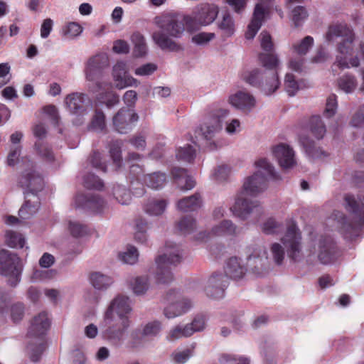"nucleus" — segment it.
I'll return each instance as SVG.
<instances>
[{"label": "nucleus", "mask_w": 364, "mask_h": 364, "mask_svg": "<svg viewBox=\"0 0 364 364\" xmlns=\"http://www.w3.org/2000/svg\"><path fill=\"white\" fill-rule=\"evenodd\" d=\"M108 65L109 60L106 54L100 53L90 57L86 62L85 67L87 80L97 82L102 75V70Z\"/></svg>", "instance_id": "4468645a"}, {"label": "nucleus", "mask_w": 364, "mask_h": 364, "mask_svg": "<svg viewBox=\"0 0 364 364\" xmlns=\"http://www.w3.org/2000/svg\"><path fill=\"white\" fill-rule=\"evenodd\" d=\"M258 170L251 176L245 178L242 189L237 193L230 211L237 218L246 220L250 216L257 219L262 213V208L257 201H250L247 196H256L267 186L270 181L279 180L274 167L266 159H260L255 162Z\"/></svg>", "instance_id": "f257e3e1"}, {"label": "nucleus", "mask_w": 364, "mask_h": 364, "mask_svg": "<svg viewBox=\"0 0 364 364\" xmlns=\"http://www.w3.org/2000/svg\"><path fill=\"white\" fill-rule=\"evenodd\" d=\"M228 102L234 107L244 112H250L256 105L254 96L244 91H237L230 95Z\"/></svg>", "instance_id": "aec40b11"}, {"label": "nucleus", "mask_w": 364, "mask_h": 364, "mask_svg": "<svg viewBox=\"0 0 364 364\" xmlns=\"http://www.w3.org/2000/svg\"><path fill=\"white\" fill-rule=\"evenodd\" d=\"M266 14V7L262 2L256 4L252 18L248 25L247 30L245 33L247 39H252L257 34L259 29L261 28L262 23L264 20Z\"/></svg>", "instance_id": "412c9836"}, {"label": "nucleus", "mask_w": 364, "mask_h": 364, "mask_svg": "<svg viewBox=\"0 0 364 364\" xmlns=\"http://www.w3.org/2000/svg\"><path fill=\"white\" fill-rule=\"evenodd\" d=\"M49 327L50 320L46 312L40 313L31 321L28 336L34 339L35 343L29 344L28 348L32 351L31 359L34 362L39 360L46 349L45 335Z\"/></svg>", "instance_id": "6e6552de"}, {"label": "nucleus", "mask_w": 364, "mask_h": 364, "mask_svg": "<svg viewBox=\"0 0 364 364\" xmlns=\"http://www.w3.org/2000/svg\"><path fill=\"white\" fill-rule=\"evenodd\" d=\"M228 114L229 111L225 109L213 111L196 130V134L204 136L219 134L223 129V121Z\"/></svg>", "instance_id": "9b49d317"}, {"label": "nucleus", "mask_w": 364, "mask_h": 364, "mask_svg": "<svg viewBox=\"0 0 364 364\" xmlns=\"http://www.w3.org/2000/svg\"><path fill=\"white\" fill-rule=\"evenodd\" d=\"M132 309L127 296H117L105 313L102 326L103 336L114 344L119 343L130 324L128 314Z\"/></svg>", "instance_id": "f03ea898"}, {"label": "nucleus", "mask_w": 364, "mask_h": 364, "mask_svg": "<svg viewBox=\"0 0 364 364\" xmlns=\"http://www.w3.org/2000/svg\"><path fill=\"white\" fill-rule=\"evenodd\" d=\"M166 201L164 199H151L146 205L145 211L152 215L161 214L166 209Z\"/></svg>", "instance_id": "4c0bfd02"}, {"label": "nucleus", "mask_w": 364, "mask_h": 364, "mask_svg": "<svg viewBox=\"0 0 364 364\" xmlns=\"http://www.w3.org/2000/svg\"><path fill=\"white\" fill-rule=\"evenodd\" d=\"M133 291L136 294H144L148 289L147 278L144 277H136L131 283Z\"/></svg>", "instance_id": "4d7b16f0"}, {"label": "nucleus", "mask_w": 364, "mask_h": 364, "mask_svg": "<svg viewBox=\"0 0 364 364\" xmlns=\"http://www.w3.org/2000/svg\"><path fill=\"white\" fill-rule=\"evenodd\" d=\"M196 141H192L198 150L203 152L210 151L217 149L220 146L217 138H196Z\"/></svg>", "instance_id": "f704fd0d"}, {"label": "nucleus", "mask_w": 364, "mask_h": 364, "mask_svg": "<svg viewBox=\"0 0 364 364\" xmlns=\"http://www.w3.org/2000/svg\"><path fill=\"white\" fill-rule=\"evenodd\" d=\"M68 228L70 234L75 237L83 236L87 232V227L77 221H70Z\"/></svg>", "instance_id": "bf43d9fd"}, {"label": "nucleus", "mask_w": 364, "mask_h": 364, "mask_svg": "<svg viewBox=\"0 0 364 364\" xmlns=\"http://www.w3.org/2000/svg\"><path fill=\"white\" fill-rule=\"evenodd\" d=\"M218 27L224 38L232 36L235 31V22L230 13L225 12L218 22Z\"/></svg>", "instance_id": "bb28decb"}, {"label": "nucleus", "mask_w": 364, "mask_h": 364, "mask_svg": "<svg viewBox=\"0 0 364 364\" xmlns=\"http://www.w3.org/2000/svg\"><path fill=\"white\" fill-rule=\"evenodd\" d=\"M90 281L97 289H105L109 287L113 280L111 277L100 272H93L90 276Z\"/></svg>", "instance_id": "7c9ffc66"}, {"label": "nucleus", "mask_w": 364, "mask_h": 364, "mask_svg": "<svg viewBox=\"0 0 364 364\" xmlns=\"http://www.w3.org/2000/svg\"><path fill=\"white\" fill-rule=\"evenodd\" d=\"M196 227V220L191 217L182 218L176 225V231L181 235L191 233Z\"/></svg>", "instance_id": "c9c22d12"}, {"label": "nucleus", "mask_w": 364, "mask_h": 364, "mask_svg": "<svg viewBox=\"0 0 364 364\" xmlns=\"http://www.w3.org/2000/svg\"><path fill=\"white\" fill-rule=\"evenodd\" d=\"M205 318L202 315L197 316L191 324H188L183 328L178 326L172 329L168 335V339L174 340L181 337L190 336L196 331H202L205 328Z\"/></svg>", "instance_id": "dca6fc26"}, {"label": "nucleus", "mask_w": 364, "mask_h": 364, "mask_svg": "<svg viewBox=\"0 0 364 364\" xmlns=\"http://www.w3.org/2000/svg\"><path fill=\"white\" fill-rule=\"evenodd\" d=\"M18 183L26 190L24 192L26 200L18 211L21 222L25 223L26 220L33 215L39 208L40 202L36 193L43 188V180L31 168L22 174Z\"/></svg>", "instance_id": "39448f33"}, {"label": "nucleus", "mask_w": 364, "mask_h": 364, "mask_svg": "<svg viewBox=\"0 0 364 364\" xmlns=\"http://www.w3.org/2000/svg\"><path fill=\"white\" fill-rule=\"evenodd\" d=\"M351 31L352 30L346 25H332L328 27L325 38L327 41L331 42L338 37L343 38L347 36V33L348 34V32Z\"/></svg>", "instance_id": "c756f323"}, {"label": "nucleus", "mask_w": 364, "mask_h": 364, "mask_svg": "<svg viewBox=\"0 0 364 364\" xmlns=\"http://www.w3.org/2000/svg\"><path fill=\"white\" fill-rule=\"evenodd\" d=\"M196 156V150L193 145L188 144L187 145L178 149L176 152V158L179 161L187 163H192Z\"/></svg>", "instance_id": "e433bc0d"}, {"label": "nucleus", "mask_w": 364, "mask_h": 364, "mask_svg": "<svg viewBox=\"0 0 364 364\" xmlns=\"http://www.w3.org/2000/svg\"><path fill=\"white\" fill-rule=\"evenodd\" d=\"M292 21L294 23L295 26H300L302 22L308 16L307 11L306 9L303 6H296L292 10Z\"/></svg>", "instance_id": "13d9d810"}, {"label": "nucleus", "mask_w": 364, "mask_h": 364, "mask_svg": "<svg viewBox=\"0 0 364 364\" xmlns=\"http://www.w3.org/2000/svg\"><path fill=\"white\" fill-rule=\"evenodd\" d=\"M280 84L277 70L265 71L262 74L259 89L265 95H271L279 89Z\"/></svg>", "instance_id": "5701e85b"}, {"label": "nucleus", "mask_w": 364, "mask_h": 364, "mask_svg": "<svg viewBox=\"0 0 364 364\" xmlns=\"http://www.w3.org/2000/svg\"><path fill=\"white\" fill-rule=\"evenodd\" d=\"M144 181L153 189L161 188L166 181V176L162 173H154L144 176Z\"/></svg>", "instance_id": "72a5a7b5"}, {"label": "nucleus", "mask_w": 364, "mask_h": 364, "mask_svg": "<svg viewBox=\"0 0 364 364\" xmlns=\"http://www.w3.org/2000/svg\"><path fill=\"white\" fill-rule=\"evenodd\" d=\"M113 195L116 200L123 205L129 203L131 200L129 191L119 185L113 187Z\"/></svg>", "instance_id": "de8ad7c7"}, {"label": "nucleus", "mask_w": 364, "mask_h": 364, "mask_svg": "<svg viewBox=\"0 0 364 364\" xmlns=\"http://www.w3.org/2000/svg\"><path fill=\"white\" fill-rule=\"evenodd\" d=\"M225 276L222 274L215 273L208 279V284L205 289L208 296L213 299H220L224 295V289L226 287V277L233 279L242 278L245 272L246 267L240 264V259L237 257H230L225 267Z\"/></svg>", "instance_id": "423d86ee"}, {"label": "nucleus", "mask_w": 364, "mask_h": 364, "mask_svg": "<svg viewBox=\"0 0 364 364\" xmlns=\"http://www.w3.org/2000/svg\"><path fill=\"white\" fill-rule=\"evenodd\" d=\"M132 42L134 45V53L136 56L141 57L147 52V46L144 36L139 32H135L131 37Z\"/></svg>", "instance_id": "473e14b6"}, {"label": "nucleus", "mask_w": 364, "mask_h": 364, "mask_svg": "<svg viewBox=\"0 0 364 364\" xmlns=\"http://www.w3.org/2000/svg\"><path fill=\"white\" fill-rule=\"evenodd\" d=\"M6 243L8 246L14 248H22L25 245L23 236L14 231H7L5 235Z\"/></svg>", "instance_id": "a19ab883"}, {"label": "nucleus", "mask_w": 364, "mask_h": 364, "mask_svg": "<svg viewBox=\"0 0 364 364\" xmlns=\"http://www.w3.org/2000/svg\"><path fill=\"white\" fill-rule=\"evenodd\" d=\"M282 227L277 223L273 218L268 219L263 225L262 230L266 234H277Z\"/></svg>", "instance_id": "e2e57ef3"}, {"label": "nucleus", "mask_w": 364, "mask_h": 364, "mask_svg": "<svg viewBox=\"0 0 364 364\" xmlns=\"http://www.w3.org/2000/svg\"><path fill=\"white\" fill-rule=\"evenodd\" d=\"M218 7L213 4H201L198 6L193 13V17L185 18L187 29L194 31L201 26H205L212 23L218 15Z\"/></svg>", "instance_id": "9d476101"}, {"label": "nucleus", "mask_w": 364, "mask_h": 364, "mask_svg": "<svg viewBox=\"0 0 364 364\" xmlns=\"http://www.w3.org/2000/svg\"><path fill=\"white\" fill-rule=\"evenodd\" d=\"M314 45V38L307 36L301 41L292 45L293 51L299 55H306Z\"/></svg>", "instance_id": "ea45409f"}, {"label": "nucleus", "mask_w": 364, "mask_h": 364, "mask_svg": "<svg viewBox=\"0 0 364 364\" xmlns=\"http://www.w3.org/2000/svg\"><path fill=\"white\" fill-rule=\"evenodd\" d=\"M166 299L170 304L164 309V314L168 318H175L186 313L191 307V301L181 296L175 290L167 293Z\"/></svg>", "instance_id": "ddd939ff"}, {"label": "nucleus", "mask_w": 364, "mask_h": 364, "mask_svg": "<svg viewBox=\"0 0 364 364\" xmlns=\"http://www.w3.org/2000/svg\"><path fill=\"white\" fill-rule=\"evenodd\" d=\"M44 112L48 114L57 126V134H65L63 128L60 127V117L55 106L50 105L43 107Z\"/></svg>", "instance_id": "a18cd8bd"}, {"label": "nucleus", "mask_w": 364, "mask_h": 364, "mask_svg": "<svg viewBox=\"0 0 364 364\" xmlns=\"http://www.w3.org/2000/svg\"><path fill=\"white\" fill-rule=\"evenodd\" d=\"M338 85L345 92L350 93L356 88L358 82L354 76L346 75L338 79Z\"/></svg>", "instance_id": "79ce46f5"}, {"label": "nucleus", "mask_w": 364, "mask_h": 364, "mask_svg": "<svg viewBox=\"0 0 364 364\" xmlns=\"http://www.w3.org/2000/svg\"><path fill=\"white\" fill-rule=\"evenodd\" d=\"M301 238L300 232L295 223H290L281 240L286 248L287 255L294 261H299L301 257Z\"/></svg>", "instance_id": "f8f14e48"}, {"label": "nucleus", "mask_w": 364, "mask_h": 364, "mask_svg": "<svg viewBox=\"0 0 364 364\" xmlns=\"http://www.w3.org/2000/svg\"><path fill=\"white\" fill-rule=\"evenodd\" d=\"M301 139V143L304 145L306 154L311 157L317 156L319 150L315 146L314 144L310 141V138L304 137Z\"/></svg>", "instance_id": "774afa93"}, {"label": "nucleus", "mask_w": 364, "mask_h": 364, "mask_svg": "<svg viewBox=\"0 0 364 364\" xmlns=\"http://www.w3.org/2000/svg\"><path fill=\"white\" fill-rule=\"evenodd\" d=\"M230 169L226 165L218 166L213 174V178L218 183L226 181L230 175Z\"/></svg>", "instance_id": "680f3d73"}, {"label": "nucleus", "mask_w": 364, "mask_h": 364, "mask_svg": "<svg viewBox=\"0 0 364 364\" xmlns=\"http://www.w3.org/2000/svg\"><path fill=\"white\" fill-rule=\"evenodd\" d=\"M161 331V323L158 321L148 323L143 329V336H154Z\"/></svg>", "instance_id": "69168bd1"}, {"label": "nucleus", "mask_w": 364, "mask_h": 364, "mask_svg": "<svg viewBox=\"0 0 364 364\" xmlns=\"http://www.w3.org/2000/svg\"><path fill=\"white\" fill-rule=\"evenodd\" d=\"M215 38L214 33L201 32L192 37V41L198 45H203L208 43Z\"/></svg>", "instance_id": "338daca9"}, {"label": "nucleus", "mask_w": 364, "mask_h": 364, "mask_svg": "<svg viewBox=\"0 0 364 364\" xmlns=\"http://www.w3.org/2000/svg\"><path fill=\"white\" fill-rule=\"evenodd\" d=\"M171 174L175 183L181 190H191L196 185L195 181L184 168L175 167L172 169Z\"/></svg>", "instance_id": "393cba45"}, {"label": "nucleus", "mask_w": 364, "mask_h": 364, "mask_svg": "<svg viewBox=\"0 0 364 364\" xmlns=\"http://www.w3.org/2000/svg\"><path fill=\"white\" fill-rule=\"evenodd\" d=\"M202 205V199L198 193L181 199L177 203L178 210L183 212L198 210Z\"/></svg>", "instance_id": "a878e982"}, {"label": "nucleus", "mask_w": 364, "mask_h": 364, "mask_svg": "<svg viewBox=\"0 0 364 364\" xmlns=\"http://www.w3.org/2000/svg\"><path fill=\"white\" fill-rule=\"evenodd\" d=\"M336 245L331 237H325L320 241L318 259L323 264H329L336 259Z\"/></svg>", "instance_id": "4be33fe9"}, {"label": "nucleus", "mask_w": 364, "mask_h": 364, "mask_svg": "<svg viewBox=\"0 0 364 364\" xmlns=\"http://www.w3.org/2000/svg\"><path fill=\"white\" fill-rule=\"evenodd\" d=\"M106 117L105 113L102 110L96 109L90 124L87 126L88 130L96 132H102L106 129Z\"/></svg>", "instance_id": "c85d7f7f"}, {"label": "nucleus", "mask_w": 364, "mask_h": 364, "mask_svg": "<svg viewBox=\"0 0 364 364\" xmlns=\"http://www.w3.org/2000/svg\"><path fill=\"white\" fill-rule=\"evenodd\" d=\"M147 223L141 218L137 219L135 224L134 238L139 242H144L146 240V230Z\"/></svg>", "instance_id": "603ef678"}, {"label": "nucleus", "mask_w": 364, "mask_h": 364, "mask_svg": "<svg viewBox=\"0 0 364 364\" xmlns=\"http://www.w3.org/2000/svg\"><path fill=\"white\" fill-rule=\"evenodd\" d=\"M242 80L254 87L260 86V70L257 68L245 72L242 75Z\"/></svg>", "instance_id": "09e8293b"}, {"label": "nucleus", "mask_w": 364, "mask_h": 364, "mask_svg": "<svg viewBox=\"0 0 364 364\" xmlns=\"http://www.w3.org/2000/svg\"><path fill=\"white\" fill-rule=\"evenodd\" d=\"M261 48L265 52H272L274 50V43L271 35L263 31L259 36Z\"/></svg>", "instance_id": "5fc2aeb1"}, {"label": "nucleus", "mask_w": 364, "mask_h": 364, "mask_svg": "<svg viewBox=\"0 0 364 364\" xmlns=\"http://www.w3.org/2000/svg\"><path fill=\"white\" fill-rule=\"evenodd\" d=\"M236 226L229 220H224L215 225L209 233L212 236L232 235L236 233Z\"/></svg>", "instance_id": "cd10ccee"}, {"label": "nucleus", "mask_w": 364, "mask_h": 364, "mask_svg": "<svg viewBox=\"0 0 364 364\" xmlns=\"http://www.w3.org/2000/svg\"><path fill=\"white\" fill-rule=\"evenodd\" d=\"M138 115L133 110L121 109L112 118L114 129L121 134H127L132 129L133 123L138 120Z\"/></svg>", "instance_id": "2eb2a0df"}, {"label": "nucleus", "mask_w": 364, "mask_h": 364, "mask_svg": "<svg viewBox=\"0 0 364 364\" xmlns=\"http://www.w3.org/2000/svg\"><path fill=\"white\" fill-rule=\"evenodd\" d=\"M102 154L99 151H94L92 154L90 156V160L92 165L103 171L105 172L107 171V165L105 161L102 160Z\"/></svg>", "instance_id": "0e129e2a"}, {"label": "nucleus", "mask_w": 364, "mask_h": 364, "mask_svg": "<svg viewBox=\"0 0 364 364\" xmlns=\"http://www.w3.org/2000/svg\"><path fill=\"white\" fill-rule=\"evenodd\" d=\"M109 154L110 157L112 159V162L115 168L117 169L121 166L122 156H121V149L118 142L112 144L109 146Z\"/></svg>", "instance_id": "6e6d98bb"}, {"label": "nucleus", "mask_w": 364, "mask_h": 364, "mask_svg": "<svg viewBox=\"0 0 364 364\" xmlns=\"http://www.w3.org/2000/svg\"><path fill=\"white\" fill-rule=\"evenodd\" d=\"M43 139V138H38V140L36 142V150L43 158L48 161H51L54 159L53 152L50 151V148L44 144Z\"/></svg>", "instance_id": "864d4df0"}, {"label": "nucleus", "mask_w": 364, "mask_h": 364, "mask_svg": "<svg viewBox=\"0 0 364 364\" xmlns=\"http://www.w3.org/2000/svg\"><path fill=\"white\" fill-rule=\"evenodd\" d=\"M180 247L167 242L159 255L156 257L155 278L158 283L166 284L173 279L172 267L181 261Z\"/></svg>", "instance_id": "0eeeda50"}, {"label": "nucleus", "mask_w": 364, "mask_h": 364, "mask_svg": "<svg viewBox=\"0 0 364 364\" xmlns=\"http://www.w3.org/2000/svg\"><path fill=\"white\" fill-rule=\"evenodd\" d=\"M75 205L93 213H100L105 207V201L96 195L77 194L75 198Z\"/></svg>", "instance_id": "a211bd4d"}, {"label": "nucleus", "mask_w": 364, "mask_h": 364, "mask_svg": "<svg viewBox=\"0 0 364 364\" xmlns=\"http://www.w3.org/2000/svg\"><path fill=\"white\" fill-rule=\"evenodd\" d=\"M139 254L137 250L133 246L127 247L124 252H120L119 259L124 263L132 264L138 259Z\"/></svg>", "instance_id": "49530a36"}, {"label": "nucleus", "mask_w": 364, "mask_h": 364, "mask_svg": "<svg viewBox=\"0 0 364 364\" xmlns=\"http://www.w3.org/2000/svg\"><path fill=\"white\" fill-rule=\"evenodd\" d=\"M309 129L311 133L323 136L326 133V126L320 116H312L309 119Z\"/></svg>", "instance_id": "37998d69"}, {"label": "nucleus", "mask_w": 364, "mask_h": 364, "mask_svg": "<svg viewBox=\"0 0 364 364\" xmlns=\"http://www.w3.org/2000/svg\"><path fill=\"white\" fill-rule=\"evenodd\" d=\"M23 264L17 255L6 250H0V274L9 278L11 286H16L21 279Z\"/></svg>", "instance_id": "1a4fd4ad"}, {"label": "nucleus", "mask_w": 364, "mask_h": 364, "mask_svg": "<svg viewBox=\"0 0 364 364\" xmlns=\"http://www.w3.org/2000/svg\"><path fill=\"white\" fill-rule=\"evenodd\" d=\"M154 22L161 31L153 33L151 37L154 42L163 50H181V46L173 39L180 38L185 30L183 23L178 16L172 14L156 16Z\"/></svg>", "instance_id": "7ed1b4c3"}, {"label": "nucleus", "mask_w": 364, "mask_h": 364, "mask_svg": "<svg viewBox=\"0 0 364 364\" xmlns=\"http://www.w3.org/2000/svg\"><path fill=\"white\" fill-rule=\"evenodd\" d=\"M267 257V252L265 250H262L261 247H249L248 248V255H247V261L250 265L252 264L256 267L258 263L262 264V260Z\"/></svg>", "instance_id": "58836bf2"}, {"label": "nucleus", "mask_w": 364, "mask_h": 364, "mask_svg": "<svg viewBox=\"0 0 364 364\" xmlns=\"http://www.w3.org/2000/svg\"><path fill=\"white\" fill-rule=\"evenodd\" d=\"M112 75L115 87L123 89L129 86H137L138 81L133 77L127 75V68L124 62H117L113 67Z\"/></svg>", "instance_id": "6ab92c4d"}, {"label": "nucleus", "mask_w": 364, "mask_h": 364, "mask_svg": "<svg viewBox=\"0 0 364 364\" xmlns=\"http://www.w3.org/2000/svg\"><path fill=\"white\" fill-rule=\"evenodd\" d=\"M84 186L89 189L100 190L103 186L102 181L94 174H88L84 178Z\"/></svg>", "instance_id": "052dcab7"}, {"label": "nucleus", "mask_w": 364, "mask_h": 364, "mask_svg": "<svg viewBox=\"0 0 364 364\" xmlns=\"http://www.w3.org/2000/svg\"><path fill=\"white\" fill-rule=\"evenodd\" d=\"M338 102L336 96L334 94H331L328 96L326 100V107L323 111V115L326 118L333 117L337 111Z\"/></svg>", "instance_id": "8fccbe9b"}, {"label": "nucleus", "mask_w": 364, "mask_h": 364, "mask_svg": "<svg viewBox=\"0 0 364 364\" xmlns=\"http://www.w3.org/2000/svg\"><path fill=\"white\" fill-rule=\"evenodd\" d=\"M82 31V27L77 23L70 22L63 26L62 33L67 38H74L80 35Z\"/></svg>", "instance_id": "c03bdc74"}, {"label": "nucleus", "mask_w": 364, "mask_h": 364, "mask_svg": "<svg viewBox=\"0 0 364 364\" xmlns=\"http://www.w3.org/2000/svg\"><path fill=\"white\" fill-rule=\"evenodd\" d=\"M272 153L282 168H291L296 164L294 151L288 144H279L274 146Z\"/></svg>", "instance_id": "f3484780"}, {"label": "nucleus", "mask_w": 364, "mask_h": 364, "mask_svg": "<svg viewBox=\"0 0 364 364\" xmlns=\"http://www.w3.org/2000/svg\"><path fill=\"white\" fill-rule=\"evenodd\" d=\"M261 53L259 54V60L262 65L267 70V71H273L277 70V68L279 64V60L276 54L272 53Z\"/></svg>", "instance_id": "2f4dec72"}, {"label": "nucleus", "mask_w": 364, "mask_h": 364, "mask_svg": "<svg viewBox=\"0 0 364 364\" xmlns=\"http://www.w3.org/2000/svg\"><path fill=\"white\" fill-rule=\"evenodd\" d=\"M344 201L347 210L353 215L354 221H348L339 211L334 212L332 217L334 220H336L337 228L341 230L344 237L349 240H354L360 236L364 227V197L360 201L361 205L350 194L345 195Z\"/></svg>", "instance_id": "20e7f679"}, {"label": "nucleus", "mask_w": 364, "mask_h": 364, "mask_svg": "<svg viewBox=\"0 0 364 364\" xmlns=\"http://www.w3.org/2000/svg\"><path fill=\"white\" fill-rule=\"evenodd\" d=\"M284 89L289 96H294L299 90V84L293 74L287 73L285 75Z\"/></svg>", "instance_id": "3c124183"}, {"label": "nucleus", "mask_w": 364, "mask_h": 364, "mask_svg": "<svg viewBox=\"0 0 364 364\" xmlns=\"http://www.w3.org/2000/svg\"><path fill=\"white\" fill-rule=\"evenodd\" d=\"M65 103L68 110L74 114L84 115L87 114L84 106L85 95L74 92L66 96Z\"/></svg>", "instance_id": "b1692460"}]
</instances>
